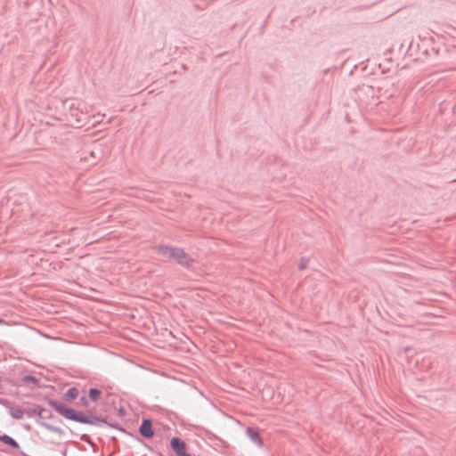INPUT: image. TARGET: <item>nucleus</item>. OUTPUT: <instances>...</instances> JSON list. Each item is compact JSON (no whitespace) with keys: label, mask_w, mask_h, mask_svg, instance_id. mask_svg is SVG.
Wrapping results in <instances>:
<instances>
[{"label":"nucleus","mask_w":456,"mask_h":456,"mask_svg":"<svg viewBox=\"0 0 456 456\" xmlns=\"http://www.w3.org/2000/svg\"><path fill=\"white\" fill-rule=\"evenodd\" d=\"M51 406L61 415L66 419H72L77 422L86 423V419L83 417L82 413H78L71 408L65 406L61 403L52 402Z\"/></svg>","instance_id":"nucleus-1"},{"label":"nucleus","mask_w":456,"mask_h":456,"mask_svg":"<svg viewBox=\"0 0 456 456\" xmlns=\"http://www.w3.org/2000/svg\"><path fill=\"white\" fill-rule=\"evenodd\" d=\"M185 267H191L195 263L193 257L181 248H175L171 260Z\"/></svg>","instance_id":"nucleus-2"},{"label":"nucleus","mask_w":456,"mask_h":456,"mask_svg":"<svg viewBox=\"0 0 456 456\" xmlns=\"http://www.w3.org/2000/svg\"><path fill=\"white\" fill-rule=\"evenodd\" d=\"M175 247L164 245V244H159L153 247V250L156 254L160 256L161 257L170 261L174 249Z\"/></svg>","instance_id":"nucleus-3"},{"label":"nucleus","mask_w":456,"mask_h":456,"mask_svg":"<svg viewBox=\"0 0 456 456\" xmlns=\"http://www.w3.org/2000/svg\"><path fill=\"white\" fill-rule=\"evenodd\" d=\"M170 444H171V447L173 448V450L177 454V456L182 455L186 452V445L179 438H177V437L172 438Z\"/></svg>","instance_id":"nucleus-4"},{"label":"nucleus","mask_w":456,"mask_h":456,"mask_svg":"<svg viewBox=\"0 0 456 456\" xmlns=\"http://www.w3.org/2000/svg\"><path fill=\"white\" fill-rule=\"evenodd\" d=\"M141 434L145 437H151L153 436V431L151 429V423L148 419H144L140 427Z\"/></svg>","instance_id":"nucleus-5"},{"label":"nucleus","mask_w":456,"mask_h":456,"mask_svg":"<svg viewBox=\"0 0 456 456\" xmlns=\"http://www.w3.org/2000/svg\"><path fill=\"white\" fill-rule=\"evenodd\" d=\"M248 436L250 440H252L257 446H261L263 444V441L259 436V434L251 428H248L246 431Z\"/></svg>","instance_id":"nucleus-6"},{"label":"nucleus","mask_w":456,"mask_h":456,"mask_svg":"<svg viewBox=\"0 0 456 456\" xmlns=\"http://www.w3.org/2000/svg\"><path fill=\"white\" fill-rule=\"evenodd\" d=\"M0 441L15 449L19 448V444H17V442L7 435H0Z\"/></svg>","instance_id":"nucleus-7"},{"label":"nucleus","mask_w":456,"mask_h":456,"mask_svg":"<svg viewBox=\"0 0 456 456\" xmlns=\"http://www.w3.org/2000/svg\"><path fill=\"white\" fill-rule=\"evenodd\" d=\"M78 396V390L75 387L69 388L64 395L66 400L71 402Z\"/></svg>","instance_id":"nucleus-8"},{"label":"nucleus","mask_w":456,"mask_h":456,"mask_svg":"<svg viewBox=\"0 0 456 456\" xmlns=\"http://www.w3.org/2000/svg\"><path fill=\"white\" fill-rule=\"evenodd\" d=\"M101 394L102 392L96 388H91L89 390V396L93 401H96L100 397Z\"/></svg>","instance_id":"nucleus-9"},{"label":"nucleus","mask_w":456,"mask_h":456,"mask_svg":"<svg viewBox=\"0 0 456 456\" xmlns=\"http://www.w3.org/2000/svg\"><path fill=\"white\" fill-rule=\"evenodd\" d=\"M12 416L15 419H20L23 416V411L20 410H13L12 411Z\"/></svg>","instance_id":"nucleus-10"},{"label":"nucleus","mask_w":456,"mask_h":456,"mask_svg":"<svg viewBox=\"0 0 456 456\" xmlns=\"http://www.w3.org/2000/svg\"><path fill=\"white\" fill-rule=\"evenodd\" d=\"M179 456H190V455H189L188 453H186V452H185V453H183V454H182V455H179Z\"/></svg>","instance_id":"nucleus-11"},{"label":"nucleus","mask_w":456,"mask_h":456,"mask_svg":"<svg viewBox=\"0 0 456 456\" xmlns=\"http://www.w3.org/2000/svg\"><path fill=\"white\" fill-rule=\"evenodd\" d=\"M4 322L2 319H0V324H4Z\"/></svg>","instance_id":"nucleus-12"}]
</instances>
